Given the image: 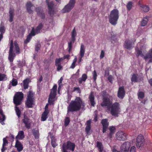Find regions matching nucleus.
<instances>
[{
	"mask_svg": "<svg viewBox=\"0 0 152 152\" xmlns=\"http://www.w3.org/2000/svg\"><path fill=\"white\" fill-rule=\"evenodd\" d=\"M84 105V103L82 99L78 97H76L74 100H72L67 107V112H74L79 111L82 106Z\"/></svg>",
	"mask_w": 152,
	"mask_h": 152,
	"instance_id": "nucleus-1",
	"label": "nucleus"
},
{
	"mask_svg": "<svg viewBox=\"0 0 152 152\" xmlns=\"http://www.w3.org/2000/svg\"><path fill=\"white\" fill-rule=\"evenodd\" d=\"M35 93L30 90L27 94V97L25 101L26 107L27 108H33L35 105Z\"/></svg>",
	"mask_w": 152,
	"mask_h": 152,
	"instance_id": "nucleus-2",
	"label": "nucleus"
},
{
	"mask_svg": "<svg viewBox=\"0 0 152 152\" xmlns=\"http://www.w3.org/2000/svg\"><path fill=\"white\" fill-rule=\"evenodd\" d=\"M119 12L118 10L114 9L110 12L109 17V22L113 25H115L117 23L119 18Z\"/></svg>",
	"mask_w": 152,
	"mask_h": 152,
	"instance_id": "nucleus-3",
	"label": "nucleus"
},
{
	"mask_svg": "<svg viewBox=\"0 0 152 152\" xmlns=\"http://www.w3.org/2000/svg\"><path fill=\"white\" fill-rule=\"evenodd\" d=\"M23 97L24 95L22 92H18L15 94L13 101L15 106H18L22 104Z\"/></svg>",
	"mask_w": 152,
	"mask_h": 152,
	"instance_id": "nucleus-4",
	"label": "nucleus"
},
{
	"mask_svg": "<svg viewBox=\"0 0 152 152\" xmlns=\"http://www.w3.org/2000/svg\"><path fill=\"white\" fill-rule=\"evenodd\" d=\"M112 96L107 95L106 97L103 98V101L101 104V106L103 107H107L109 110L110 109L111 106L112 104V102L110 100Z\"/></svg>",
	"mask_w": 152,
	"mask_h": 152,
	"instance_id": "nucleus-5",
	"label": "nucleus"
},
{
	"mask_svg": "<svg viewBox=\"0 0 152 152\" xmlns=\"http://www.w3.org/2000/svg\"><path fill=\"white\" fill-rule=\"evenodd\" d=\"M75 2V0H70L69 3L62 10V12L65 13L70 12L74 7Z\"/></svg>",
	"mask_w": 152,
	"mask_h": 152,
	"instance_id": "nucleus-6",
	"label": "nucleus"
},
{
	"mask_svg": "<svg viewBox=\"0 0 152 152\" xmlns=\"http://www.w3.org/2000/svg\"><path fill=\"white\" fill-rule=\"evenodd\" d=\"M110 113L112 115L114 116H118V115L120 112V108L118 103L115 102L111 106Z\"/></svg>",
	"mask_w": 152,
	"mask_h": 152,
	"instance_id": "nucleus-7",
	"label": "nucleus"
},
{
	"mask_svg": "<svg viewBox=\"0 0 152 152\" xmlns=\"http://www.w3.org/2000/svg\"><path fill=\"white\" fill-rule=\"evenodd\" d=\"M75 147V144L70 141H68L66 144L63 145L62 148L66 150H69L72 152L74 151Z\"/></svg>",
	"mask_w": 152,
	"mask_h": 152,
	"instance_id": "nucleus-8",
	"label": "nucleus"
},
{
	"mask_svg": "<svg viewBox=\"0 0 152 152\" xmlns=\"http://www.w3.org/2000/svg\"><path fill=\"white\" fill-rule=\"evenodd\" d=\"M13 42L12 40H11L10 43L8 59L10 62H12L14 57L15 56V53H13Z\"/></svg>",
	"mask_w": 152,
	"mask_h": 152,
	"instance_id": "nucleus-9",
	"label": "nucleus"
},
{
	"mask_svg": "<svg viewBox=\"0 0 152 152\" xmlns=\"http://www.w3.org/2000/svg\"><path fill=\"white\" fill-rule=\"evenodd\" d=\"M23 117L22 119V121L26 127L29 129L31 126V122L29 117L26 114H24L23 115Z\"/></svg>",
	"mask_w": 152,
	"mask_h": 152,
	"instance_id": "nucleus-10",
	"label": "nucleus"
},
{
	"mask_svg": "<svg viewBox=\"0 0 152 152\" xmlns=\"http://www.w3.org/2000/svg\"><path fill=\"white\" fill-rule=\"evenodd\" d=\"M144 143V139L143 136L140 135H139L136 139V145L137 148H140L142 147Z\"/></svg>",
	"mask_w": 152,
	"mask_h": 152,
	"instance_id": "nucleus-11",
	"label": "nucleus"
},
{
	"mask_svg": "<svg viewBox=\"0 0 152 152\" xmlns=\"http://www.w3.org/2000/svg\"><path fill=\"white\" fill-rule=\"evenodd\" d=\"M101 123L102 126V132L104 133L108 129L109 125L108 119L106 118L102 119L101 121Z\"/></svg>",
	"mask_w": 152,
	"mask_h": 152,
	"instance_id": "nucleus-12",
	"label": "nucleus"
},
{
	"mask_svg": "<svg viewBox=\"0 0 152 152\" xmlns=\"http://www.w3.org/2000/svg\"><path fill=\"white\" fill-rule=\"evenodd\" d=\"M56 91L51 90L48 99V102L50 104H52L54 101V99L56 95Z\"/></svg>",
	"mask_w": 152,
	"mask_h": 152,
	"instance_id": "nucleus-13",
	"label": "nucleus"
},
{
	"mask_svg": "<svg viewBox=\"0 0 152 152\" xmlns=\"http://www.w3.org/2000/svg\"><path fill=\"white\" fill-rule=\"evenodd\" d=\"M47 3L48 7V13L50 16H52V15H53L54 13V3L53 1H52L50 3L47 2Z\"/></svg>",
	"mask_w": 152,
	"mask_h": 152,
	"instance_id": "nucleus-14",
	"label": "nucleus"
},
{
	"mask_svg": "<svg viewBox=\"0 0 152 152\" xmlns=\"http://www.w3.org/2000/svg\"><path fill=\"white\" fill-rule=\"evenodd\" d=\"M26 10L27 12L30 14L33 13V11L32 9H34L35 7L31 2H28L26 4Z\"/></svg>",
	"mask_w": 152,
	"mask_h": 152,
	"instance_id": "nucleus-15",
	"label": "nucleus"
},
{
	"mask_svg": "<svg viewBox=\"0 0 152 152\" xmlns=\"http://www.w3.org/2000/svg\"><path fill=\"white\" fill-rule=\"evenodd\" d=\"M85 51V49L84 45L81 44L80 46V57L79 60L78 62H80L82 60V58L84 57Z\"/></svg>",
	"mask_w": 152,
	"mask_h": 152,
	"instance_id": "nucleus-16",
	"label": "nucleus"
},
{
	"mask_svg": "<svg viewBox=\"0 0 152 152\" xmlns=\"http://www.w3.org/2000/svg\"><path fill=\"white\" fill-rule=\"evenodd\" d=\"M15 140V147L17 148L18 151L20 152L23 150V145L18 140L16 139Z\"/></svg>",
	"mask_w": 152,
	"mask_h": 152,
	"instance_id": "nucleus-17",
	"label": "nucleus"
},
{
	"mask_svg": "<svg viewBox=\"0 0 152 152\" xmlns=\"http://www.w3.org/2000/svg\"><path fill=\"white\" fill-rule=\"evenodd\" d=\"M88 98L91 106L93 107H94L96 103L94 101L95 97L93 92L91 91V93L89 95Z\"/></svg>",
	"mask_w": 152,
	"mask_h": 152,
	"instance_id": "nucleus-18",
	"label": "nucleus"
},
{
	"mask_svg": "<svg viewBox=\"0 0 152 152\" xmlns=\"http://www.w3.org/2000/svg\"><path fill=\"white\" fill-rule=\"evenodd\" d=\"M111 43L113 44H116L117 43V39L116 37V34L113 32L110 33Z\"/></svg>",
	"mask_w": 152,
	"mask_h": 152,
	"instance_id": "nucleus-19",
	"label": "nucleus"
},
{
	"mask_svg": "<svg viewBox=\"0 0 152 152\" xmlns=\"http://www.w3.org/2000/svg\"><path fill=\"white\" fill-rule=\"evenodd\" d=\"M91 121L90 120H88L86 122L87 125L85 128V131L86 134L88 135H90L91 134L90 132L91 129Z\"/></svg>",
	"mask_w": 152,
	"mask_h": 152,
	"instance_id": "nucleus-20",
	"label": "nucleus"
},
{
	"mask_svg": "<svg viewBox=\"0 0 152 152\" xmlns=\"http://www.w3.org/2000/svg\"><path fill=\"white\" fill-rule=\"evenodd\" d=\"M25 137L24 132L23 131H19L18 133V135L15 137L16 139L22 140Z\"/></svg>",
	"mask_w": 152,
	"mask_h": 152,
	"instance_id": "nucleus-21",
	"label": "nucleus"
},
{
	"mask_svg": "<svg viewBox=\"0 0 152 152\" xmlns=\"http://www.w3.org/2000/svg\"><path fill=\"white\" fill-rule=\"evenodd\" d=\"M96 147L98 148L99 152H106L104 151V147L101 142L99 141L97 142Z\"/></svg>",
	"mask_w": 152,
	"mask_h": 152,
	"instance_id": "nucleus-22",
	"label": "nucleus"
},
{
	"mask_svg": "<svg viewBox=\"0 0 152 152\" xmlns=\"http://www.w3.org/2000/svg\"><path fill=\"white\" fill-rule=\"evenodd\" d=\"M118 96L120 98L122 99L124 97V86L119 88L118 93Z\"/></svg>",
	"mask_w": 152,
	"mask_h": 152,
	"instance_id": "nucleus-23",
	"label": "nucleus"
},
{
	"mask_svg": "<svg viewBox=\"0 0 152 152\" xmlns=\"http://www.w3.org/2000/svg\"><path fill=\"white\" fill-rule=\"evenodd\" d=\"M149 18V17L147 16L144 17L141 22V26H145L147 24Z\"/></svg>",
	"mask_w": 152,
	"mask_h": 152,
	"instance_id": "nucleus-24",
	"label": "nucleus"
},
{
	"mask_svg": "<svg viewBox=\"0 0 152 152\" xmlns=\"http://www.w3.org/2000/svg\"><path fill=\"white\" fill-rule=\"evenodd\" d=\"M110 132L109 134V136L110 138L112 137L113 135L115 133L116 130V128L113 126H110L109 127Z\"/></svg>",
	"mask_w": 152,
	"mask_h": 152,
	"instance_id": "nucleus-25",
	"label": "nucleus"
},
{
	"mask_svg": "<svg viewBox=\"0 0 152 152\" xmlns=\"http://www.w3.org/2000/svg\"><path fill=\"white\" fill-rule=\"evenodd\" d=\"M124 133L121 131H119L116 133V137L117 139L119 140H124Z\"/></svg>",
	"mask_w": 152,
	"mask_h": 152,
	"instance_id": "nucleus-26",
	"label": "nucleus"
},
{
	"mask_svg": "<svg viewBox=\"0 0 152 152\" xmlns=\"http://www.w3.org/2000/svg\"><path fill=\"white\" fill-rule=\"evenodd\" d=\"M145 60H147L149 59L150 60L148 61V63L152 62V49L149 51L148 54L144 58Z\"/></svg>",
	"mask_w": 152,
	"mask_h": 152,
	"instance_id": "nucleus-27",
	"label": "nucleus"
},
{
	"mask_svg": "<svg viewBox=\"0 0 152 152\" xmlns=\"http://www.w3.org/2000/svg\"><path fill=\"white\" fill-rule=\"evenodd\" d=\"M14 10L11 8L10 9L9 13L10 14V18L9 21L10 22H12L13 21V18L14 16Z\"/></svg>",
	"mask_w": 152,
	"mask_h": 152,
	"instance_id": "nucleus-28",
	"label": "nucleus"
},
{
	"mask_svg": "<svg viewBox=\"0 0 152 152\" xmlns=\"http://www.w3.org/2000/svg\"><path fill=\"white\" fill-rule=\"evenodd\" d=\"M77 35V32L75 30V28H74L71 33V40L73 43H74L75 40V37Z\"/></svg>",
	"mask_w": 152,
	"mask_h": 152,
	"instance_id": "nucleus-29",
	"label": "nucleus"
},
{
	"mask_svg": "<svg viewBox=\"0 0 152 152\" xmlns=\"http://www.w3.org/2000/svg\"><path fill=\"white\" fill-rule=\"evenodd\" d=\"M49 112H47L46 110L44 111L42 114L41 118V121H45L48 118V115Z\"/></svg>",
	"mask_w": 152,
	"mask_h": 152,
	"instance_id": "nucleus-30",
	"label": "nucleus"
},
{
	"mask_svg": "<svg viewBox=\"0 0 152 152\" xmlns=\"http://www.w3.org/2000/svg\"><path fill=\"white\" fill-rule=\"evenodd\" d=\"M88 77L86 74H83L81 77L78 79L79 83L81 84L83 81L85 82L87 79Z\"/></svg>",
	"mask_w": 152,
	"mask_h": 152,
	"instance_id": "nucleus-31",
	"label": "nucleus"
},
{
	"mask_svg": "<svg viewBox=\"0 0 152 152\" xmlns=\"http://www.w3.org/2000/svg\"><path fill=\"white\" fill-rule=\"evenodd\" d=\"M32 133L35 139H37L39 138V133L38 130H36L35 129H33L32 130Z\"/></svg>",
	"mask_w": 152,
	"mask_h": 152,
	"instance_id": "nucleus-32",
	"label": "nucleus"
},
{
	"mask_svg": "<svg viewBox=\"0 0 152 152\" xmlns=\"http://www.w3.org/2000/svg\"><path fill=\"white\" fill-rule=\"evenodd\" d=\"M30 82V79L26 78L23 81V87L24 88L26 89L28 88L29 83Z\"/></svg>",
	"mask_w": 152,
	"mask_h": 152,
	"instance_id": "nucleus-33",
	"label": "nucleus"
},
{
	"mask_svg": "<svg viewBox=\"0 0 152 152\" xmlns=\"http://www.w3.org/2000/svg\"><path fill=\"white\" fill-rule=\"evenodd\" d=\"M138 75L136 74H133L131 80L132 82L135 83L138 82Z\"/></svg>",
	"mask_w": 152,
	"mask_h": 152,
	"instance_id": "nucleus-34",
	"label": "nucleus"
},
{
	"mask_svg": "<svg viewBox=\"0 0 152 152\" xmlns=\"http://www.w3.org/2000/svg\"><path fill=\"white\" fill-rule=\"evenodd\" d=\"M130 146V143L129 142H126L124 143V152H128Z\"/></svg>",
	"mask_w": 152,
	"mask_h": 152,
	"instance_id": "nucleus-35",
	"label": "nucleus"
},
{
	"mask_svg": "<svg viewBox=\"0 0 152 152\" xmlns=\"http://www.w3.org/2000/svg\"><path fill=\"white\" fill-rule=\"evenodd\" d=\"M56 139L55 137L54 136H52L51 137V143L52 146L54 148L57 145V144L56 142Z\"/></svg>",
	"mask_w": 152,
	"mask_h": 152,
	"instance_id": "nucleus-36",
	"label": "nucleus"
},
{
	"mask_svg": "<svg viewBox=\"0 0 152 152\" xmlns=\"http://www.w3.org/2000/svg\"><path fill=\"white\" fill-rule=\"evenodd\" d=\"M43 27V25L42 23H40L37 26L35 29L37 34H38L40 32V30Z\"/></svg>",
	"mask_w": 152,
	"mask_h": 152,
	"instance_id": "nucleus-37",
	"label": "nucleus"
},
{
	"mask_svg": "<svg viewBox=\"0 0 152 152\" xmlns=\"http://www.w3.org/2000/svg\"><path fill=\"white\" fill-rule=\"evenodd\" d=\"M18 106H15V110L16 112V114L18 118H20L21 114V112L20 111L19 107H17Z\"/></svg>",
	"mask_w": 152,
	"mask_h": 152,
	"instance_id": "nucleus-38",
	"label": "nucleus"
},
{
	"mask_svg": "<svg viewBox=\"0 0 152 152\" xmlns=\"http://www.w3.org/2000/svg\"><path fill=\"white\" fill-rule=\"evenodd\" d=\"M14 46L16 53L17 54H19L20 53V48L18 44L16 42H14Z\"/></svg>",
	"mask_w": 152,
	"mask_h": 152,
	"instance_id": "nucleus-39",
	"label": "nucleus"
},
{
	"mask_svg": "<svg viewBox=\"0 0 152 152\" xmlns=\"http://www.w3.org/2000/svg\"><path fill=\"white\" fill-rule=\"evenodd\" d=\"M125 48L127 49H129L132 47V44L129 40H126L125 42Z\"/></svg>",
	"mask_w": 152,
	"mask_h": 152,
	"instance_id": "nucleus-40",
	"label": "nucleus"
},
{
	"mask_svg": "<svg viewBox=\"0 0 152 152\" xmlns=\"http://www.w3.org/2000/svg\"><path fill=\"white\" fill-rule=\"evenodd\" d=\"M73 43V42L72 41V40H71V41L70 42H69L68 43V51L69 53H70L71 52L72 48V43Z\"/></svg>",
	"mask_w": 152,
	"mask_h": 152,
	"instance_id": "nucleus-41",
	"label": "nucleus"
},
{
	"mask_svg": "<svg viewBox=\"0 0 152 152\" xmlns=\"http://www.w3.org/2000/svg\"><path fill=\"white\" fill-rule=\"evenodd\" d=\"M5 29L4 26L2 24H1L0 26V34H3L5 33Z\"/></svg>",
	"mask_w": 152,
	"mask_h": 152,
	"instance_id": "nucleus-42",
	"label": "nucleus"
},
{
	"mask_svg": "<svg viewBox=\"0 0 152 152\" xmlns=\"http://www.w3.org/2000/svg\"><path fill=\"white\" fill-rule=\"evenodd\" d=\"M138 98L140 100V99H142L144 97V93L142 91H140L138 92Z\"/></svg>",
	"mask_w": 152,
	"mask_h": 152,
	"instance_id": "nucleus-43",
	"label": "nucleus"
},
{
	"mask_svg": "<svg viewBox=\"0 0 152 152\" xmlns=\"http://www.w3.org/2000/svg\"><path fill=\"white\" fill-rule=\"evenodd\" d=\"M32 37L30 36V35H28L27 36L26 39L24 41V44L26 45L32 39Z\"/></svg>",
	"mask_w": 152,
	"mask_h": 152,
	"instance_id": "nucleus-44",
	"label": "nucleus"
},
{
	"mask_svg": "<svg viewBox=\"0 0 152 152\" xmlns=\"http://www.w3.org/2000/svg\"><path fill=\"white\" fill-rule=\"evenodd\" d=\"M37 15L42 19H45V15L43 10V11H42L41 12L39 13H38Z\"/></svg>",
	"mask_w": 152,
	"mask_h": 152,
	"instance_id": "nucleus-45",
	"label": "nucleus"
},
{
	"mask_svg": "<svg viewBox=\"0 0 152 152\" xmlns=\"http://www.w3.org/2000/svg\"><path fill=\"white\" fill-rule=\"evenodd\" d=\"M70 122L69 118L68 117H66L64 121V125L65 126H67L68 125Z\"/></svg>",
	"mask_w": 152,
	"mask_h": 152,
	"instance_id": "nucleus-46",
	"label": "nucleus"
},
{
	"mask_svg": "<svg viewBox=\"0 0 152 152\" xmlns=\"http://www.w3.org/2000/svg\"><path fill=\"white\" fill-rule=\"evenodd\" d=\"M7 78L6 75L4 74L0 73V81H3L5 78Z\"/></svg>",
	"mask_w": 152,
	"mask_h": 152,
	"instance_id": "nucleus-47",
	"label": "nucleus"
},
{
	"mask_svg": "<svg viewBox=\"0 0 152 152\" xmlns=\"http://www.w3.org/2000/svg\"><path fill=\"white\" fill-rule=\"evenodd\" d=\"M37 34L34 28L33 27L32 28V30L30 32V33L28 34L30 36L32 37V36H34L36 34Z\"/></svg>",
	"mask_w": 152,
	"mask_h": 152,
	"instance_id": "nucleus-48",
	"label": "nucleus"
},
{
	"mask_svg": "<svg viewBox=\"0 0 152 152\" xmlns=\"http://www.w3.org/2000/svg\"><path fill=\"white\" fill-rule=\"evenodd\" d=\"M133 3L132 2L129 1L126 5V7L128 10H130L132 7Z\"/></svg>",
	"mask_w": 152,
	"mask_h": 152,
	"instance_id": "nucleus-49",
	"label": "nucleus"
},
{
	"mask_svg": "<svg viewBox=\"0 0 152 152\" xmlns=\"http://www.w3.org/2000/svg\"><path fill=\"white\" fill-rule=\"evenodd\" d=\"M62 60V58H56L55 61V65L57 66L61 64V61Z\"/></svg>",
	"mask_w": 152,
	"mask_h": 152,
	"instance_id": "nucleus-50",
	"label": "nucleus"
},
{
	"mask_svg": "<svg viewBox=\"0 0 152 152\" xmlns=\"http://www.w3.org/2000/svg\"><path fill=\"white\" fill-rule=\"evenodd\" d=\"M142 8L145 12H147L149 10V7L148 6H144L142 7Z\"/></svg>",
	"mask_w": 152,
	"mask_h": 152,
	"instance_id": "nucleus-51",
	"label": "nucleus"
},
{
	"mask_svg": "<svg viewBox=\"0 0 152 152\" xmlns=\"http://www.w3.org/2000/svg\"><path fill=\"white\" fill-rule=\"evenodd\" d=\"M11 83L12 86H16L18 84V82L17 80L13 78L12 80Z\"/></svg>",
	"mask_w": 152,
	"mask_h": 152,
	"instance_id": "nucleus-52",
	"label": "nucleus"
},
{
	"mask_svg": "<svg viewBox=\"0 0 152 152\" xmlns=\"http://www.w3.org/2000/svg\"><path fill=\"white\" fill-rule=\"evenodd\" d=\"M35 11L37 12V15L38 13H39L42 11H43V10L41 7H38L36 8Z\"/></svg>",
	"mask_w": 152,
	"mask_h": 152,
	"instance_id": "nucleus-53",
	"label": "nucleus"
},
{
	"mask_svg": "<svg viewBox=\"0 0 152 152\" xmlns=\"http://www.w3.org/2000/svg\"><path fill=\"white\" fill-rule=\"evenodd\" d=\"M93 79L94 80V82L96 81L97 77V75L96 72L95 70H94L93 72Z\"/></svg>",
	"mask_w": 152,
	"mask_h": 152,
	"instance_id": "nucleus-54",
	"label": "nucleus"
},
{
	"mask_svg": "<svg viewBox=\"0 0 152 152\" xmlns=\"http://www.w3.org/2000/svg\"><path fill=\"white\" fill-rule=\"evenodd\" d=\"M3 143L2 145L3 146H5L7 145L8 144V141L5 138H4L3 139Z\"/></svg>",
	"mask_w": 152,
	"mask_h": 152,
	"instance_id": "nucleus-55",
	"label": "nucleus"
},
{
	"mask_svg": "<svg viewBox=\"0 0 152 152\" xmlns=\"http://www.w3.org/2000/svg\"><path fill=\"white\" fill-rule=\"evenodd\" d=\"M136 51L137 53L136 55L138 57L140 55H142V52L141 51L139 50V49L137 48L136 49Z\"/></svg>",
	"mask_w": 152,
	"mask_h": 152,
	"instance_id": "nucleus-56",
	"label": "nucleus"
},
{
	"mask_svg": "<svg viewBox=\"0 0 152 152\" xmlns=\"http://www.w3.org/2000/svg\"><path fill=\"white\" fill-rule=\"evenodd\" d=\"M76 91H77L79 93H81L80 89V88H79V87H74L73 88V92H75Z\"/></svg>",
	"mask_w": 152,
	"mask_h": 152,
	"instance_id": "nucleus-57",
	"label": "nucleus"
},
{
	"mask_svg": "<svg viewBox=\"0 0 152 152\" xmlns=\"http://www.w3.org/2000/svg\"><path fill=\"white\" fill-rule=\"evenodd\" d=\"M41 47L39 44H37L35 46V50L36 51H38L40 49Z\"/></svg>",
	"mask_w": 152,
	"mask_h": 152,
	"instance_id": "nucleus-58",
	"label": "nucleus"
},
{
	"mask_svg": "<svg viewBox=\"0 0 152 152\" xmlns=\"http://www.w3.org/2000/svg\"><path fill=\"white\" fill-rule=\"evenodd\" d=\"M104 56V52L103 50H102L101 51V54L100 56V59L102 58Z\"/></svg>",
	"mask_w": 152,
	"mask_h": 152,
	"instance_id": "nucleus-59",
	"label": "nucleus"
},
{
	"mask_svg": "<svg viewBox=\"0 0 152 152\" xmlns=\"http://www.w3.org/2000/svg\"><path fill=\"white\" fill-rule=\"evenodd\" d=\"M136 148L134 146H132L130 149V152H136Z\"/></svg>",
	"mask_w": 152,
	"mask_h": 152,
	"instance_id": "nucleus-60",
	"label": "nucleus"
},
{
	"mask_svg": "<svg viewBox=\"0 0 152 152\" xmlns=\"http://www.w3.org/2000/svg\"><path fill=\"white\" fill-rule=\"evenodd\" d=\"M102 95L103 97H106V96L107 95H109L105 91H103L102 92Z\"/></svg>",
	"mask_w": 152,
	"mask_h": 152,
	"instance_id": "nucleus-61",
	"label": "nucleus"
},
{
	"mask_svg": "<svg viewBox=\"0 0 152 152\" xmlns=\"http://www.w3.org/2000/svg\"><path fill=\"white\" fill-rule=\"evenodd\" d=\"M107 79L110 83H112V81L113 80V77L112 75H109L107 78Z\"/></svg>",
	"mask_w": 152,
	"mask_h": 152,
	"instance_id": "nucleus-62",
	"label": "nucleus"
},
{
	"mask_svg": "<svg viewBox=\"0 0 152 152\" xmlns=\"http://www.w3.org/2000/svg\"><path fill=\"white\" fill-rule=\"evenodd\" d=\"M94 121L96 122L97 121L98 119V116L96 114H95L94 115Z\"/></svg>",
	"mask_w": 152,
	"mask_h": 152,
	"instance_id": "nucleus-63",
	"label": "nucleus"
},
{
	"mask_svg": "<svg viewBox=\"0 0 152 152\" xmlns=\"http://www.w3.org/2000/svg\"><path fill=\"white\" fill-rule=\"evenodd\" d=\"M23 66L22 63L20 61H19L18 64V67L19 68H21Z\"/></svg>",
	"mask_w": 152,
	"mask_h": 152,
	"instance_id": "nucleus-64",
	"label": "nucleus"
}]
</instances>
